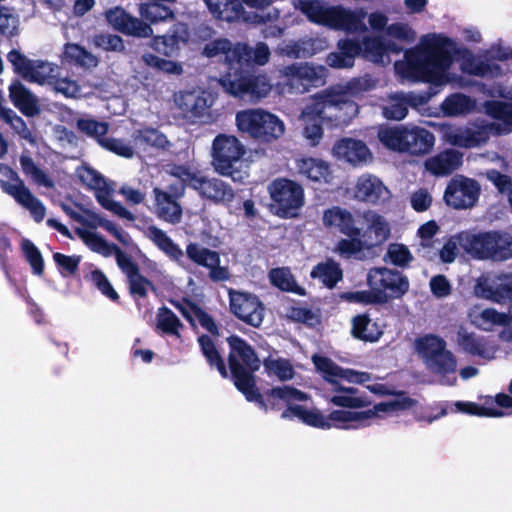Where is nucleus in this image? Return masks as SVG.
<instances>
[{"label":"nucleus","instance_id":"f257e3e1","mask_svg":"<svg viewBox=\"0 0 512 512\" xmlns=\"http://www.w3.org/2000/svg\"><path fill=\"white\" fill-rule=\"evenodd\" d=\"M232 55L236 56V68L225 72L220 79L225 92L250 102L267 97L273 85L266 74L255 68V65H265L269 61L270 51L267 44L259 42L252 48L246 43H236Z\"/></svg>","mask_w":512,"mask_h":512},{"label":"nucleus","instance_id":"f03ea898","mask_svg":"<svg viewBox=\"0 0 512 512\" xmlns=\"http://www.w3.org/2000/svg\"><path fill=\"white\" fill-rule=\"evenodd\" d=\"M226 342L229 346L228 367L234 386L247 401L264 407V395L256 386L255 373L261 367V360L255 349L238 335H230Z\"/></svg>","mask_w":512,"mask_h":512},{"label":"nucleus","instance_id":"7ed1b4c3","mask_svg":"<svg viewBox=\"0 0 512 512\" xmlns=\"http://www.w3.org/2000/svg\"><path fill=\"white\" fill-rule=\"evenodd\" d=\"M454 54L455 43L451 38L433 34L425 41L419 57L409 62V72L419 81L441 85L446 80Z\"/></svg>","mask_w":512,"mask_h":512},{"label":"nucleus","instance_id":"20e7f679","mask_svg":"<svg viewBox=\"0 0 512 512\" xmlns=\"http://www.w3.org/2000/svg\"><path fill=\"white\" fill-rule=\"evenodd\" d=\"M461 249L476 260L505 261L512 257V237L500 231L457 233Z\"/></svg>","mask_w":512,"mask_h":512},{"label":"nucleus","instance_id":"39448f33","mask_svg":"<svg viewBox=\"0 0 512 512\" xmlns=\"http://www.w3.org/2000/svg\"><path fill=\"white\" fill-rule=\"evenodd\" d=\"M235 120L241 135L258 144H271L285 132L282 120L260 108L239 111Z\"/></svg>","mask_w":512,"mask_h":512},{"label":"nucleus","instance_id":"423d86ee","mask_svg":"<svg viewBox=\"0 0 512 512\" xmlns=\"http://www.w3.org/2000/svg\"><path fill=\"white\" fill-rule=\"evenodd\" d=\"M375 84V80L370 76L358 77L351 79L344 86L330 87L321 92L338 110L337 114L333 113V117L340 121H350L359 112V106L354 99L372 90Z\"/></svg>","mask_w":512,"mask_h":512},{"label":"nucleus","instance_id":"0eeeda50","mask_svg":"<svg viewBox=\"0 0 512 512\" xmlns=\"http://www.w3.org/2000/svg\"><path fill=\"white\" fill-rule=\"evenodd\" d=\"M272 203L271 212L281 219L299 216V210L305 204L304 189L298 182L288 178H276L268 186Z\"/></svg>","mask_w":512,"mask_h":512},{"label":"nucleus","instance_id":"6e6552de","mask_svg":"<svg viewBox=\"0 0 512 512\" xmlns=\"http://www.w3.org/2000/svg\"><path fill=\"white\" fill-rule=\"evenodd\" d=\"M277 87L281 93L304 94L311 87H319L325 84L326 68L305 64H291L280 71Z\"/></svg>","mask_w":512,"mask_h":512},{"label":"nucleus","instance_id":"1a4fd4ad","mask_svg":"<svg viewBox=\"0 0 512 512\" xmlns=\"http://www.w3.org/2000/svg\"><path fill=\"white\" fill-rule=\"evenodd\" d=\"M333 113H338L335 106H332L322 92L315 94L310 103H308L301 113L303 122V136L313 147L317 146L323 138V123L325 120L335 122L336 124L347 123L333 117Z\"/></svg>","mask_w":512,"mask_h":512},{"label":"nucleus","instance_id":"9d476101","mask_svg":"<svg viewBox=\"0 0 512 512\" xmlns=\"http://www.w3.org/2000/svg\"><path fill=\"white\" fill-rule=\"evenodd\" d=\"M367 284L369 288H373L378 305L387 304L394 299H401L410 288L406 275L386 267L371 268L367 275Z\"/></svg>","mask_w":512,"mask_h":512},{"label":"nucleus","instance_id":"9b49d317","mask_svg":"<svg viewBox=\"0 0 512 512\" xmlns=\"http://www.w3.org/2000/svg\"><path fill=\"white\" fill-rule=\"evenodd\" d=\"M307 400L308 395L295 387L288 385L277 386L265 392V406L260 408L265 412H267L269 409L278 411L282 409L283 404H286L287 408L282 412L281 418L288 420L297 418L304 423L309 409L302 405H294L293 403L304 402Z\"/></svg>","mask_w":512,"mask_h":512},{"label":"nucleus","instance_id":"f8f14e48","mask_svg":"<svg viewBox=\"0 0 512 512\" xmlns=\"http://www.w3.org/2000/svg\"><path fill=\"white\" fill-rule=\"evenodd\" d=\"M246 150L239 139L233 135L219 134L212 143V164L222 176H233L237 171L235 164L241 160Z\"/></svg>","mask_w":512,"mask_h":512},{"label":"nucleus","instance_id":"ddd939ff","mask_svg":"<svg viewBox=\"0 0 512 512\" xmlns=\"http://www.w3.org/2000/svg\"><path fill=\"white\" fill-rule=\"evenodd\" d=\"M0 171L3 172L9 180L15 182V184H11L9 181L0 179V187L2 191L12 196L17 203L28 209L34 221L40 223L46 214V208L43 203L32 194V192L25 186L18 173L11 167L5 164H0Z\"/></svg>","mask_w":512,"mask_h":512},{"label":"nucleus","instance_id":"4468645a","mask_svg":"<svg viewBox=\"0 0 512 512\" xmlns=\"http://www.w3.org/2000/svg\"><path fill=\"white\" fill-rule=\"evenodd\" d=\"M229 306L231 313L244 323L259 327L263 322V305L256 295L229 290Z\"/></svg>","mask_w":512,"mask_h":512},{"label":"nucleus","instance_id":"2eb2a0df","mask_svg":"<svg viewBox=\"0 0 512 512\" xmlns=\"http://www.w3.org/2000/svg\"><path fill=\"white\" fill-rule=\"evenodd\" d=\"M480 185L471 178L451 179L444 192L445 203L454 209L473 207L479 199Z\"/></svg>","mask_w":512,"mask_h":512},{"label":"nucleus","instance_id":"dca6fc26","mask_svg":"<svg viewBox=\"0 0 512 512\" xmlns=\"http://www.w3.org/2000/svg\"><path fill=\"white\" fill-rule=\"evenodd\" d=\"M312 361L316 370L329 384H337L341 380L349 383L363 384L371 380L370 373L343 368L326 356L315 354L312 356Z\"/></svg>","mask_w":512,"mask_h":512},{"label":"nucleus","instance_id":"f3484780","mask_svg":"<svg viewBox=\"0 0 512 512\" xmlns=\"http://www.w3.org/2000/svg\"><path fill=\"white\" fill-rule=\"evenodd\" d=\"M107 22L118 32L138 37L147 38L153 34L150 24L140 18L130 15L121 7L110 8L105 12Z\"/></svg>","mask_w":512,"mask_h":512},{"label":"nucleus","instance_id":"a211bd4d","mask_svg":"<svg viewBox=\"0 0 512 512\" xmlns=\"http://www.w3.org/2000/svg\"><path fill=\"white\" fill-rule=\"evenodd\" d=\"M7 60L12 65L15 74L31 83L43 85L44 72L49 68V63L44 60L29 59L18 49H12L7 53Z\"/></svg>","mask_w":512,"mask_h":512},{"label":"nucleus","instance_id":"6ab92c4d","mask_svg":"<svg viewBox=\"0 0 512 512\" xmlns=\"http://www.w3.org/2000/svg\"><path fill=\"white\" fill-rule=\"evenodd\" d=\"M366 11L363 8L350 10L343 6H329V12L324 25L345 32H365L367 30L363 20Z\"/></svg>","mask_w":512,"mask_h":512},{"label":"nucleus","instance_id":"aec40b11","mask_svg":"<svg viewBox=\"0 0 512 512\" xmlns=\"http://www.w3.org/2000/svg\"><path fill=\"white\" fill-rule=\"evenodd\" d=\"M478 297L498 304L512 299V274H501L493 278H479L475 285Z\"/></svg>","mask_w":512,"mask_h":512},{"label":"nucleus","instance_id":"412c9836","mask_svg":"<svg viewBox=\"0 0 512 512\" xmlns=\"http://www.w3.org/2000/svg\"><path fill=\"white\" fill-rule=\"evenodd\" d=\"M322 224L325 228L335 229L343 235L359 233L353 214L340 206H332L324 210Z\"/></svg>","mask_w":512,"mask_h":512},{"label":"nucleus","instance_id":"4be33fe9","mask_svg":"<svg viewBox=\"0 0 512 512\" xmlns=\"http://www.w3.org/2000/svg\"><path fill=\"white\" fill-rule=\"evenodd\" d=\"M9 98L26 117L37 116L41 111L38 98L18 79L9 86Z\"/></svg>","mask_w":512,"mask_h":512},{"label":"nucleus","instance_id":"5701e85b","mask_svg":"<svg viewBox=\"0 0 512 512\" xmlns=\"http://www.w3.org/2000/svg\"><path fill=\"white\" fill-rule=\"evenodd\" d=\"M195 190L202 198H206L216 204L230 203L235 197L232 187L218 178L201 176Z\"/></svg>","mask_w":512,"mask_h":512},{"label":"nucleus","instance_id":"b1692460","mask_svg":"<svg viewBox=\"0 0 512 512\" xmlns=\"http://www.w3.org/2000/svg\"><path fill=\"white\" fill-rule=\"evenodd\" d=\"M333 154L340 160L357 165L363 163L371 155L367 145L357 139L342 138L333 146Z\"/></svg>","mask_w":512,"mask_h":512},{"label":"nucleus","instance_id":"393cba45","mask_svg":"<svg viewBox=\"0 0 512 512\" xmlns=\"http://www.w3.org/2000/svg\"><path fill=\"white\" fill-rule=\"evenodd\" d=\"M156 216L167 223L178 224L182 219V206L178 200L159 187L153 189Z\"/></svg>","mask_w":512,"mask_h":512},{"label":"nucleus","instance_id":"a878e982","mask_svg":"<svg viewBox=\"0 0 512 512\" xmlns=\"http://www.w3.org/2000/svg\"><path fill=\"white\" fill-rule=\"evenodd\" d=\"M211 14L218 21L232 23L245 19V8L240 0H202Z\"/></svg>","mask_w":512,"mask_h":512},{"label":"nucleus","instance_id":"bb28decb","mask_svg":"<svg viewBox=\"0 0 512 512\" xmlns=\"http://www.w3.org/2000/svg\"><path fill=\"white\" fill-rule=\"evenodd\" d=\"M425 169L435 176H448L462 165V154L447 149L425 161Z\"/></svg>","mask_w":512,"mask_h":512},{"label":"nucleus","instance_id":"cd10ccee","mask_svg":"<svg viewBox=\"0 0 512 512\" xmlns=\"http://www.w3.org/2000/svg\"><path fill=\"white\" fill-rule=\"evenodd\" d=\"M175 103L182 116L190 121L200 119L208 105L207 99L196 91H181L175 98Z\"/></svg>","mask_w":512,"mask_h":512},{"label":"nucleus","instance_id":"c85d7f7f","mask_svg":"<svg viewBox=\"0 0 512 512\" xmlns=\"http://www.w3.org/2000/svg\"><path fill=\"white\" fill-rule=\"evenodd\" d=\"M388 189L381 180L372 175L360 176L355 187V196L358 200L376 204L381 199H385L384 194H388Z\"/></svg>","mask_w":512,"mask_h":512},{"label":"nucleus","instance_id":"c756f323","mask_svg":"<svg viewBox=\"0 0 512 512\" xmlns=\"http://www.w3.org/2000/svg\"><path fill=\"white\" fill-rule=\"evenodd\" d=\"M435 144V136L429 130L414 126L408 128L405 153L413 156L429 154Z\"/></svg>","mask_w":512,"mask_h":512},{"label":"nucleus","instance_id":"7c9ffc66","mask_svg":"<svg viewBox=\"0 0 512 512\" xmlns=\"http://www.w3.org/2000/svg\"><path fill=\"white\" fill-rule=\"evenodd\" d=\"M297 169L301 176L316 183H328L332 177L329 163L319 158L303 157L297 160Z\"/></svg>","mask_w":512,"mask_h":512},{"label":"nucleus","instance_id":"2f4dec72","mask_svg":"<svg viewBox=\"0 0 512 512\" xmlns=\"http://www.w3.org/2000/svg\"><path fill=\"white\" fill-rule=\"evenodd\" d=\"M352 336L363 342H377L383 331L377 322H373L368 313L355 315L351 320Z\"/></svg>","mask_w":512,"mask_h":512},{"label":"nucleus","instance_id":"473e14b6","mask_svg":"<svg viewBox=\"0 0 512 512\" xmlns=\"http://www.w3.org/2000/svg\"><path fill=\"white\" fill-rule=\"evenodd\" d=\"M181 42L186 39L180 34L178 25H173L164 35L154 36L150 46L157 53L172 57L179 52Z\"/></svg>","mask_w":512,"mask_h":512},{"label":"nucleus","instance_id":"72a5a7b5","mask_svg":"<svg viewBox=\"0 0 512 512\" xmlns=\"http://www.w3.org/2000/svg\"><path fill=\"white\" fill-rule=\"evenodd\" d=\"M312 279H318L326 288L333 289L343 279L340 264L331 258L317 263L310 271Z\"/></svg>","mask_w":512,"mask_h":512},{"label":"nucleus","instance_id":"f704fd0d","mask_svg":"<svg viewBox=\"0 0 512 512\" xmlns=\"http://www.w3.org/2000/svg\"><path fill=\"white\" fill-rule=\"evenodd\" d=\"M198 343L209 367L211 369H216L222 378H228L229 373L225 360L217 349L212 338L206 334H202L198 337Z\"/></svg>","mask_w":512,"mask_h":512},{"label":"nucleus","instance_id":"c9c22d12","mask_svg":"<svg viewBox=\"0 0 512 512\" xmlns=\"http://www.w3.org/2000/svg\"><path fill=\"white\" fill-rule=\"evenodd\" d=\"M49 68L44 72L46 77L43 85H50L56 92L63 94L65 97H74L79 91L76 81L61 77L60 68L53 63H49Z\"/></svg>","mask_w":512,"mask_h":512},{"label":"nucleus","instance_id":"e433bc0d","mask_svg":"<svg viewBox=\"0 0 512 512\" xmlns=\"http://www.w3.org/2000/svg\"><path fill=\"white\" fill-rule=\"evenodd\" d=\"M389 236V225L379 214H374L372 216L366 231L362 233V238L365 240L366 248H372L383 244Z\"/></svg>","mask_w":512,"mask_h":512},{"label":"nucleus","instance_id":"4c0bfd02","mask_svg":"<svg viewBox=\"0 0 512 512\" xmlns=\"http://www.w3.org/2000/svg\"><path fill=\"white\" fill-rule=\"evenodd\" d=\"M77 176L80 182L89 190H93L96 195L111 194L112 190L108 186L105 177L90 166H83L77 169Z\"/></svg>","mask_w":512,"mask_h":512},{"label":"nucleus","instance_id":"58836bf2","mask_svg":"<svg viewBox=\"0 0 512 512\" xmlns=\"http://www.w3.org/2000/svg\"><path fill=\"white\" fill-rule=\"evenodd\" d=\"M167 2H146L139 6L141 20L148 21L150 24L164 22L174 19V11L166 5Z\"/></svg>","mask_w":512,"mask_h":512},{"label":"nucleus","instance_id":"ea45409f","mask_svg":"<svg viewBox=\"0 0 512 512\" xmlns=\"http://www.w3.org/2000/svg\"><path fill=\"white\" fill-rule=\"evenodd\" d=\"M408 127L395 126L381 129L378 132V138L388 149L405 153Z\"/></svg>","mask_w":512,"mask_h":512},{"label":"nucleus","instance_id":"a19ab883","mask_svg":"<svg viewBox=\"0 0 512 512\" xmlns=\"http://www.w3.org/2000/svg\"><path fill=\"white\" fill-rule=\"evenodd\" d=\"M63 55L70 64L84 68H94L99 63V59L95 55L75 43H67L64 46Z\"/></svg>","mask_w":512,"mask_h":512},{"label":"nucleus","instance_id":"79ce46f5","mask_svg":"<svg viewBox=\"0 0 512 512\" xmlns=\"http://www.w3.org/2000/svg\"><path fill=\"white\" fill-rule=\"evenodd\" d=\"M489 138L488 132L485 129L479 128L477 130L465 129L449 135V141L452 145L462 148H473L486 143Z\"/></svg>","mask_w":512,"mask_h":512},{"label":"nucleus","instance_id":"37998d69","mask_svg":"<svg viewBox=\"0 0 512 512\" xmlns=\"http://www.w3.org/2000/svg\"><path fill=\"white\" fill-rule=\"evenodd\" d=\"M271 283L285 292H292L299 296H305V288L299 286L288 268H274L269 272Z\"/></svg>","mask_w":512,"mask_h":512},{"label":"nucleus","instance_id":"c03bdc74","mask_svg":"<svg viewBox=\"0 0 512 512\" xmlns=\"http://www.w3.org/2000/svg\"><path fill=\"white\" fill-rule=\"evenodd\" d=\"M149 237L152 242L172 260H179L183 256L182 249L166 234L156 227H148Z\"/></svg>","mask_w":512,"mask_h":512},{"label":"nucleus","instance_id":"a18cd8bd","mask_svg":"<svg viewBox=\"0 0 512 512\" xmlns=\"http://www.w3.org/2000/svg\"><path fill=\"white\" fill-rule=\"evenodd\" d=\"M232 52H234V46L232 47L228 39H216L206 44L203 49V54L208 58L223 54L227 64L226 72H231L232 68H236V56L232 55Z\"/></svg>","mask_w":512,"mask_h":512},{"label":"nucleus","instance_id":"49530a36","mask_svg":"<svg viewBox=\"0 0 512 512\" xmlns=\"http://www.w3.org/2000/svg\"><path fill=\"white\" fill-rule=\"evenodd\" d=\"M404 92L392 93L388 96L386 104L382 107V114L388 120L400 121L408 114Z\"/></svg>","mask_w":512,"mask_h":512},{"label":"nucleus","instance_id":"de8ad7c7","mask_svg":"<svg viewBox=\"0 0 512 512\" xmlns=\"http://www.w3.org/2000/svg\"><path fill=\"white\" fill-rule=\"evenodd\" d=\"M457 341L466 353L473 356H485L486 342L484 338L477 336L475 333L460 328L457 333Z\"/></svg>","mask_w":512,"mask_h":512},{"label":"nucleus","instance_id":"09e8293b","mask_svg":"<svg viewBox=\"0 0 512 512\" xmlns=\"http://www.w3.org/2000/svg\"><path fill=\"white\" fill-rule=\"evenodd\" d=\"M186 255L194 264L208 269L211 264H217L219 253L202 247L198 243L190 242L186 246Z\"/></svg>","mask_w":512,"mask_h":512},{"label":"nucleus","instance_id":"8fccbe9b","mask_svg":"<svg viewBox=\"0 0 512 512\" xmlns=\"http://www.w3.org/2000/svg\"><path fill=\"white\" fill-rule=\"evenodd\" d=\"M136 140L141 145L149 146L157 150H167L171 145L165 134L151 127L138 130Z\"/></svg>","mask_w":512,"mask_h":512},{"label":"nucleus","instance_id":"3c124183","mask_svg":"<svg viewBox=\"0 0 512 512\" xmlns=\"http://www.w3.org/2000/svg\"><path fill=\"white\" fill-rule=\"evenodd\" d=\"M416 347L419 353L431 360L446 349V342L435 334H427L416 340Z\"/></svg>","mask_w":512,"mask_h":512},{"label":"nucleus","instance_id":"603ef678","mask_svg":"<svg viewBox=\"0 0 512 512\" xmlns=\"http://www.w3.org/2000/svg\"><path fill=\"white\" fill-rule=\"evenodd\" d=\"M348 238H342L338 241L335 252L343 258H351L360 253L365 247V240L362 239V229L359 228L358 234L346 235Z\"/></svg>","mask_w":512,"mask_h":512},{"label":"nucleus","instance_id":"864d4df0","mask_svg":"<svg viewBox=\"0 0 512 512\" xmlns=\"http://www.w3.org/2000/svg\"><path fill=\"white\" fill-rule=\"evenodd\" d=\"M24 258L29 263L33 274L42 276L44 274V259L37 246L29 239H22L20 244Z\"/></svg>","mask_w":512,"mask_h":512},{"label":"nucleus","instance_id":"5fc2aeb1","mask_svg":"<svg viewBox=\"0 0 512 512\" xmlns=\"http://www.w3.org/2000/svg\"><path fill=\"white\" fill-rule=\"evenodd\" d=\"M128 283L129 294L134 299H144L148 296V290L155 291L154 283L141 274L140 270L126 277Z\"/></svg>","mask_w":512,"mask_h":512},{"label":"nucleus","instance_id":"6e6d98bb","mask_svg":"<svg viewBox=\"0 0 512 512\" xmlns=\"http://www.w3.org/2000/svg\"><path fill=\"white\" fill-rule=\"evenodd\" d=\"M486 114L495 119L512 126V103L500 100H487L484 102Z\"/></svg>","mask_w":512,"mask_h":512},{"label":"nucleus","instance_id":"4d7b16f0","mask_svg":"<svg viewBox=\"0 0 512 512\" xmlns=\"http://www.w3.org/2000/svg\"><path fill=\"white\" fill-rule=\"evenodd\" d=\"M454 405L456 410L459 412L479 417L500 418L505 415L501 409L488 407L484 403L483 405H479L474 402L457 401L454 403Z\"/></svg>","mask_w":512,"mask_h":512},{"label":"nucleus","instance_id":"13d9d810","mask_svg":"<svg viewBox=\"0 0 512 512\" xmlns=\"http://www.w3.org/2000/svg\"><path fill=\"white\" fill-rule=\"evenodd\" d=\"M392 396L396 399L376 404V409L381 412L405 411L417 405L418 401L407 395L405 391H394Z\"/></svg>","mask_w":512,"mask_h":512},{"label":"nucleus","instance_id":"bf43d9fd","mask_svg":"<svg viewBox=\"0 0 512 512\" xmlns=\"http://www.w3.org/2000/svg\"><path fill=\"white\" fill-rule=\"evenodd\" d=\"M20 165L23 173L31 176L35 183L46 188L53 187V181L45 171L35 164L34 160L30 156L22 155L20 157Z\"/></svg>","mask_w":512,"mask_h":512},{"label":"nucleus","instance_id":"052dcab7","mask_svg":"<svg viewBox=\"0 0 512 512\" xmlns=\"http://www.w3.org/2000/svg\"><path fill=\"white\" fill-rule=\"evenodd\" d=\"M53 260L60 275L64 278L74 276L82 260L80 255H65L60 252L53 253Z\"/></svg>","mask_w":512,"mask_h":512},{"label":"nucleus","instance_id":"680f3d73","mask_svg":"<svg viewBox=\"0 0 512 512\" xmlns=\"http://www.w3.org/2000/svg\"><path fill=\"white\" fill-rule=\"evenodd\" d=\"M157 326L166 334L179 336V329L183 325L176 314L164 306L159 308Z\"/></svg>","mask_w":512,"mask_h":512},{"label":"nucleus","instance_id":"e2e57ef3","mask_svg":"<svg viewBox=\"0 0 512 512\" xmlns=\"http://www.w3.org/2000/svg\"><path fill=\"white\" fill-rule=\"evenodd\" d=\"M142 58L147 66L152 67L158 71L173 75H181L183 72V67L178 62L160 58L157 55L151 53L144 54Z\"/></svg>","mask_w":512,"mask_h":512},{"label":"nucleus","instance_id":"0e129e2a","mask_svg":"<svg viewBox=\"0 0 512 512\" xmlns=\"http://www.w3.org/2000/svg\"><path fill=\"white\" fill-rule=\"evenodd\" d=\"M92 43L96 48L106 52H123L125 50L123 39L116 34L104 32L95 34Z\"/></svg>","mask_w":512,"mask_h":512},{"label":"nucleus","instance_id":"69168bd1","mask_svg":"<svg viewBox=\"0 0 512 512\" xmlns=\"http://www.w3.org/2000/svg\"><path fill=\"white\" fill-rule=\"evenodd\" d=\"M77 128L87 136L96 139L100 145V140L106 138L105 135L108 133L109 126L106 122L94 119H79L77 121Z\"/></svg>","mask_w":512,"mask_h":512},{"label":"nucleus","instance_id":"338daca9","mask_svg":"<svg viewBox=\"0 0 512 512\" xmlns=\"http://www.w3.org/2000/svg\"><path fill=\"white\" fill-rule=\"evenodd\" d=\"M264 367L269 374L276 375L280 380H290L294 376V369L287 359H265Z\"/></svg>","mask_w":512,"mask_h":512},{"label":"nucleus","instance_id":"774afa93","mask_svg":"<svg viewBox=\"0 0 512 512\" xmlns=\"http://www.w3.org/2000/svg\"><path fill=\"white\" fill-rule=\"evenodd\" d=\"M19 20L11 8L0 5V35L13 37L18 34Z\"/></svg>","mask_w":512,"mask_h":512}]
</instances>
